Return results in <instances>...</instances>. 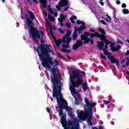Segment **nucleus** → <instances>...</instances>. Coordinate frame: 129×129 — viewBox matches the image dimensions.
<instances>
[{"label": "nucleus", "mask_w": 129, "mask_h": 129, "mask_svg": "<svg viewBox=\"0 0 129 129\" xmlns=\"http://www.w3.org/2000/svg\"><path fill=\"white\" fill-rule=\"evenodd\" d=\"M44 40H41V44L37 47V52L39 57V59L41 61V64L44 68H51V66H53L52 69V79L51 78V81H58V77L57 76V72L56 68H58L59 62L57 59H55L53 62L52 57L50 56L49 53L53 52V50L50 49L48 44H43Z\"/></svg>", "instance_id": "obj_1"}, {"label": "nucleus", "mask_w": 129, "mask_h": 129, "mask_svg": "<svg viewBox=\"0 0 129 129\" xmlns=\"http://www.w3.org/2000/svg\"><path fill=\"white\" fill-rule=\"evenodd\" d=\"M53 86L52 97H56L57 103L59 108L58 110V115L61 116V119L62 120L63 117H64L66 120V113L64 114L63 109H66L68 112H71L72 110L71 107H68L67 105V101L63 99L61 90L62 86H61V81H52Z\"/></svg>", "instance_id": "obj_2"}, {"label": "nucleus", "mask_w": 129, "mask_h": 129, "mask_svg": "<svg viewBox=\"0 0 129 129\" xmlns=\"http://www.w3.org/2000/svg\"><path fill=\"white\" fill-rule=\"evenodd\" d=\"M97 44H98V45H96V47L98 48L99 50L102 49L104 52V54L105 55V56H108V58L110 60L111 64L116 63L117 66H119V60L114 58L112 52H109L108 50H106L104 48V42L97 41Z\"/></svg>", "instance_id": "obj_3"}, {"label": "nucleus", "mask_w": 129, "mask_h": 129, "mask_svg": "<svg viewBox=\"0 0 129 129\" xmlns=\"http://www.w3.org/2000/svg\"><path fill=\"white\" fill-rule=\"evenodd\" d=\"M26 25L29 27L30 30V33L31 36H32V38L34 42H37V39H40L41 38V36L40 35V33H39V31L38 29L36 27H33L34 26V22L33 21L30 20L29 17L27 16L26 18Z\"/></svg>", "instance_id": "obj_4"}, {"label": "nucleus", "mask_w": 129, "mask_h": 129, "mask_svg": "<svg viewBox=\"0 0 129 129\" xmlns=\"http://www.w3.org/2000/svg\"><path fill=\"white\" fill-rule=\"evenodd\" d=\"M61 123L62 126L64 127L65 129H78V127H79V121L77 120H74L73 121L69 120L67 122L64 117H62Z\"/></svg>", "instance_id": "obj_5"}, {"label": "nucleus", "mask_w": 129, "mask_h": 129, "mask_svg": "<svg viewBox=\"0 0 129 129\" xmlns=\"http://www.w3.org/2000/svg\"><path fill=\"white\" fill-rule=\"evenodd\" d=\"M105 50H107L108 49V45H110V48L111 50H112V52H117L120 50V45H117L116 46V47H114V43L111 42L108 40L105 41Z\"/></svg>", "instance_id": "obj_6"}, {"label": "nucleus", "mask_w": 129, "mask_h": 129, "mask_svg": "<svg viewBox=\"0 0 129 129\" xmlns=\"http://www.w3.org/2000/svg\"><path fill=\"white\" fill-rule=\"evenodd\" d=\"M74 79H77L76 81H83L82 76L74 70L72 71V76H70V81H74Z\"/></svg>", "instance_id": "obj_7"}, {"label": "nucleus", "mask_w": 129, "mask_h": 129, "mask_svg": "<svg viewBox=\"0 0 129 129\" xmlns=\"http://www.w3.org/2000/svg\"><path fill=\"white\" fill-rule=\"evenodd\" d=\"M83 30H85L84 26H80L78 28L75 27V31L72 36L73 41H76V40H77V38H78L77 32H78V34L80 35V34H82V31H83Z\"/></svg>", "instance_id": "obj_8"}, {"label": "nucleus", "mask_w": 129, "mask_h": 129, "mask_svg": "<svg viewBox=\"0 0 129 129\" xmlns=\"http://www.w3.org/2000/svg\"><path fill=\"white\" fill-rule=\"evenodd\" d=\"M96 105V103H88V105L87 106V107L88 108H85V114H88V113L90 114H93V110H92V108L94 107Z\"/></svg>", "instance_id": "obj_9"}, {"label": "nucleus", "mask_w": 129, "mask_h": 129, "mask_svg": "<svg viewBox=\"0 0 129 129\" xmlns=\"http://www.w3.org/2000/svg\"><path fill=\"white\" fill-rule=\"evenodd\" d=\"M83 81H71L69 84L70 90H74L75 88L81 85Z\"/></svg>", "instance_id": "obj_10"}, {"label": "nucleus", "mask_w": 129, "mask_h": 129, "mask_svg": "<svg viewBox=\"0 0 129 129\" xmlns=\"http://www.w3.org/2000/svg\"><path fill=\"white\" fill-rule=\"evenodd\" d=\"M68 4H69L68 0H61V2L58 3V5L56 6V8L57 11H61L60 7H66V6H68Z\"/></svg>", "instance_id": "obj_11"}, {"label": "nucleus", "mask_w": 129, "mask_h": 129, "mask_svg": "<svg viewBox=\"0 0 129 129\" xmlns=\"http://www.w3.org/2000/svg\"><path fill=\"white\" fill-rule=\"evenodd\" d=\"M50 33L51 36L54 39V41L55 43V45H56V47H59L60 46V45H61V43H62V40H61V39H58L57 40V39H56V38H55V36H54V35L53 34V31L52 30V27H51V26H50Z\"/></svg>", "instance_id": "obj_12"}, {"label": "nucleus", "mask_w": 129, "mask_h": 129, "mask_svg": "<svg viewBox=\"0 0 129 129\" xmlns=\"http://www.w3.org/2000/svg\"><path fill=\"white\" fill-rule=\"evenodd\" d=\"M83 44V42L81 40H77V42L73 46V50L76 51L79 47H81V46H82Z\"/></svg>", "instance_id": "obj_13"}, {"label": "nucleus", "mask_w": 129, "mask_h": 129, "mask_svg": "<svg viewBox=\"0 0 129 129\" xmlns=\"http://www.w3.org/2000/svg\"><path fill=\"white\" fill-rule=\"evenodd\" d=\"M85 118L87 119V122L90 126L93 125L92 122H91V120L92 119V114H85Z\"/></svg>", "instance_id": "obj_14"}, {"label": "nucleus", "mask_w": 129, "mask_h": 129, "mask_svg": "<svg viewBox=\"0 0 129 129\" xmlns=\"http://www.w3.org/2000/svg\"><path fill=\"white\" fill-rule=\"evenodd\" d=\"M69 47L70 46L69 43H67L66 44H62V47L63 48H61V51L63 52V53H66L67 54L70 53L71 51L64 49V48H69Z\"/></svg>", "instance_id": "obj_15"}, {"label": "nucleus", "mask_w": 129, "mask_h": 129, "mask_svg": "<svg viewBox=\"0 0 129 129\" xmlns=\"http://www.w3.org/2000/svg\"><path fill=\"white\" fill-rule=\"evenodd\" d=\"M77 113L78 114V117L79 118V119L85 120V112L83 110L81 111L80 112H79V111H77ZM83 114H85V117L82 116V115Z\"/></svg>", "instance_id": "obj_16"}, {"label": "nucleus", "mask_w": 129, "mask_h": 129, "mask_svg": "<svg viewBox=\"0 0 129 129\" xmlns=\"http://www.w3.org/2000/svg\"><path fill=\"white\" fill-rule=\"evenodd\" d=\"M28 14L29 15V17L31 20H35L36 23H37L39 24V22H38V20L36 19V17H35V15H34V13L32 12V11H28Z\"/></svg>", "instance_id": "obj_17"}, {"label": "nucleus", "mask_w": 129, "mask_h": 129, "mask_svg": "<svg viewBox=\"0 0 129 129\" xmlns=\"http://www.w3.org/2000/svg\"><path fill=\"white\" fill-rule=\"evenodd\" d=\"M98 38L101 39V40L102 41L101 42H106V41H108V40H106V35H100V34L99 33Z\"/></svg>", "instance_id": "obj_18"}, {"label": "nucleus", "mask_w": 129, "mask_h": 129, "mask_svg": "<svg viewBox=\"0 0 129 129\" xmlns=\"http://www.w3.org/2000/svg\"><path fill=\"white\" fill-rule=\"evenodd\" d=\"M62 40L63 43L68 44H69V43H70V42L72 41V39L71 38V37L67 38L66 40V38H65V36L62 37Z\"/></svg>", "instance_id": "obj_19"}, {"label": "nucleus", "mask_w": 129, "mask_h": 129, "mask_svg": "<svg viewBox=\"0 0 129 129\" xmlns=\"http://www.w3.org/2000/svg\"><path fill=\"white\" fill-rule=\"evenodd\" d=\"M81 39L82 40V41H84L83 42L84 44H88L89 42H90V38L88 37H84L82 36H81Z\"/></svg>", "instance_id": "obj_20"}, {"label": "nucleus", "mask_w": 129, "mask_h": 129, "mask_svg": "<svg viewBox=\"0 0 129 129\" xmlns=\"http://www.w3.org/2000/svg\"><path fill=\"white\" fill-rule=\"evenodd\" d=\"M76 24H77V25H82V26H81V27H85V30L86 29V26H85V23L83 22L80 20H78L76 22Z\"/></svg>", "instance_id": "obj_21"}, {"label": "nucleus", "mask_w": 129, "mask_h": 129, "mask_svg": "<svg viewBox=\"0 0 129 129\" xmlns=\"http://www.w3.org/2000/svg\"><path fill=\"white\" fill-rule=\"evenodd\" d=\"M39 3L42 5L43 8H46L47 5V0H39Z\"/></svg>", "instance_id": "obj_22"}, {"label": "nucleus", "mask_w": 129, "mask_h": 129, "mask_svg": "<svg viewBox=\"0 0 129 129\" xmlns=\"http://www.w3.org/2000/svg\"><path fill=\"white\" fill-rule=\"evenodd\" d=\"M82 86L83 88L84 91H86L87 89H88V84H86V83H84L82 84Z\"/></svg>", "instance_id": "obj_23"}, {"label": "nucleus", "mask_w": 129, "mask_h": 129, "mask_svg": "<svg viewBox=\"0 0 129 129\" xmlns=\"http://www.w3.org/2000/svg\"><path fill=\"white\" fill-rule=\"evenodd\" d=\"M98 34H99V33L98 32H95V33H91L90 36L91 38H94L95 37H96V38H98Z\"/></svg>", "instance_id": "obj_24"}, {"label": "nucleus", "mask_w": 129, "mask_h": 129, "mask_svg": "<svg viewBox=\"0 0 129 129\" xmlns=\"http://www.w3.org/2000/svg\"><path fill=\"white\" fill-rule=\"evenodd\" d=\"M90 33L88 32H85L84 34L81 35V37H84L85 38H88V37H89L90 36Z\"/></svg>", "instance_id": "obj_25"}, {"label": "nucleus", "mask_w": 129, "mask_h": 129, "mask_svg": "<svg viewBox=\"0 0 129 129\" xmlns=\"http://www.w3.org/2000/svg\"><path fill=\"white\" fill-rule=\"evenodd\" d=\"M98 31L100 32V33H101V35H105L106 34L105 31H104V29L100 28V27L98 28Z\"/></svg>", "instance_id": "obj_26"}, {"label": "nucleus", "mask_w": 129, "mask_h": 129, "mask_svg": "<svg viewBox=\"0 0 129 129\" xmlns=\"http://www.w3.org/2000/svg\"><path fill=\"white\" fill-rule=\"evenodd\" d=\"M48 19H49V20H50V21H51V22H55V18H54V17L51 16L50 14H48Z\"/></svg>", "instance_id": "obj_27"}, {"label": "nucleus", "mask_w": 129, "mask_h": 129, "mask_svg": "<svg viewBox=\"0 0 129 129\" xmlns=\"http://www.w3.org/2000/svg\"><path fill=\"white\" fill-rule=\"evenodd\" d=\"M122 12V13L124 14V15H128L129 14L128 10L126 9H123Z\"/></svg>", "instance_id": "obj_28"}, {"label": "nucleus", "mask_w": 129, "mask_h": 129, "mask_svg": "<svg viewBox=\"0 0 129 129\" xmlns=\"http://www.w3.org/2000/svg\"><path fill=\"white\" fill-rule=\"evenodd\" d=\"M60 19L65 20H66V18H67V15H64L63 14H60Z\"/></svg>", "instance_id": "obj_29"}, {"label": "nucleus", "mask_w": 129, "mask_h": 129, "mask_svg": "<svg viewBox=\"0 0 129 129\" xmlns=\"http://www.w3.org/2000/svg\"><path fill=\"white\" fill-rule=\"evenodd\" d=\"M107 18H105V20L106 21V22H110V21L111 20V18H110V17H109L108 15H106Z\"/></svg>", "instance_id": "obj_30"}, {"label": "nucleus", "mask_w": 129, "mask_h": 129, "mask_svg": "<svg viewBox=\"0 0 129 129\" xmlns=\"http://www.w3.org/2000/svg\"><path fill=\"white\" fill-rule=\"evenodd\" d=\"M69 115L70 116H71V117L72 118H74V117H75V115H74V114H73L72 112H69Z\"/></svg>", "instance_id": "obj_31"}, {"label": "nucleus", "mask_w": 129, "mask_h": 129, "mask_svg": "<svg viewBox=\"0 0 129 129\" xmlns=\"http://www.w3.org/2000/svg\"><path fill=\"white\" fill-rule=\"evenodd\" d=\"M85 101L86 104V106L88 105V103H90V102H89V100L86 98H85Z\"/></svg>", "instance_id": "obj_32"}, {"label": "nucleus", "mask_w": 129, "mask_h": 129, "mask_svg": "<svg viewBox=\"0 0 129 129\" xmlns=\"http://www.w3.org/2000/svg\"><path fill=\"white\" fill-rule=\"evenodd\" d=\"M100 58L103 59V60H106V57L102 53L100 54Z\"/></svg>", "instance_id": "obj_33"}, {"label": "nucleus", "mask_w": 129, "mask_h": 129, "mask_svg": "<svg viewBox=\"0 0 129 129\" xmlns=\"http://www.w3.org/2000/svg\"><path fill=\"white\" fill-rule=\"evenodd\" d=\"M48 12H49L51 14H54V12H53V10L50 8H48Z\"/></svg>", "instance_id": "obj_34"}, {"label": "nucleus", "mask_w": 129, "mask_h": 129, "mask_svg": "<svg viewBox=\"0 0 129 129\" xmlns=\"http://www.w3.org/2000/svg\"><path fill=\"white\" fill-rule=\"evenodd\" d=\"M71 19H72V20H77V17L75 15H73L71 17Z\"/></svg>", "instance_id": "obj_35"}, {"label": "nucleus", "mask_w": 129, "mask_h": 129, "mask_svg": "<svg viewBox=\"0 0 129 129\" xmlns=\"http://www.w3.org/2000/svg\"><path fill=\"white\" fill-rule=\"evenodd\" d=\"M66 26H67V28H71V25L70 24V23L69 22H68L66 23Z\"/></svg>", "instance_id": "obj_36"}, {"label": "nucleus", "mask_w": 129, "mask_h": 129, "mask_svg": "<svg viewBox=\"0 0 129 129\" xmlns=\"http://www.w3.org/2000/svg\"><path fill=\"white\" fill-rule=\"evenodd\" d=\"M45 23L46 24H47L48 26H49V32H50V27H51V28H52V26H51V25H50V23H49V21H48V20H46Z\"/></svg>", "instance_id": "obj_37"}, {"label": "nucleus", "mask_w": 129, "mask_h": 129, "mask_svg": "<svg viewBox=\"0 0 129 129\" xmlns=\"http://www.w3.org/2000/svg\"><path fill=\"white\" fill-rule=\"evenodd\" d=\"M117 42L118 44H123V42H122V41H121L120 39H118L117 41Z\"/></svg>", "instance_id": "obj_38"}, {"label": "nucleus", "mask_w": 129, "mask_h": 129, "mask_svg": "<svg viewBox=\"0 0 129 129\" xmlns=\"http://www.w3.org/2000/svg\"><path fill=\"white\" fill-rule=\"evenodd\" d=\"M100 22L101 24H103V25H107L106 23H105L104 20H100Z\"/></svg>", "instance_id": "obj_39"}, {"label": "nucleus", "mask_w": 129, "mask_h": 129, "mask_svg": "<svg viewBox=\"0 0 129 129\" xmlns=\"http://www.w3.org/2000/svg\"><path fill=\"white\" fill-rule=\"evenodd\" d=\"M46 111H47L48 113H51V109H49L48 107H46Z\"/></svg>", "instance_id": "obj_40"}, {"label": "nucleus", "mask_w": 129, "mask_h": 129, "mask_svg": "<svg viewBox=\"0 0 129 129\" xmlns=\"http://www.w3.org/2000/svg\"><path fill=\"white\" fill-rule=\"evenodd\" d=\"M121 7L123 8H126V4L123 3L121 5Z\"/></svg>", "instance_id": "obj_41"}, {"label": "nucleus", "mask_w": 129, "mask_h": 129, "mask_svg": "<svg viewBox=\"0 0 129 129\" xmlns=\"http://www.w3.org/2000/svg\"><path fill=\"white\" fill-rule=\"evenodd\" d=\"M81 74H82L83 76H85L86 75V74L85 73V72H84V71H81Z\"/></svg>", "instance_id": "obj_42"}, {"label": "nucleus", "mask_w": 129, "mask_h": 129, "mask_svg": "<svg viewBox=\"0 0 129 129\" xmlns=\"http://www.w3.org/2000/svg\"><path fill=\"white\" fill-rule=\"evenodd\" d=\"M75 104H76V105H78V104H79V101H78V100L76 99V100H75Z\"/></svg>", "instance_id": "obj_43"}, {"label": "nucleus", "mask_w": 129, "mask_h": 129, "mask_svg": "<svg viewBox=\"0 0 129 129\" xmlns=\"http://www.w3.org/2000/svg\"><path fill=\"white\" fill-rule=\"evenodd\" d=\"M89 32H92V33H96V32H95V30L91 29L89 30Z\"/></svg>", "instance_id": "obj_44"}, {"label": "nucleus", "mask_w": 129, "mask_h": 129, "mask_svg": "<svg viewBox=\"0 0 129 129\" xmlns=\"http://www.w3.org/2000/svg\"><path fill=\"white\" fill-rule=\"evenodd\" d=\"M128 65H129V58H128L127 61L126 62L125 66L126 67H127V66H128Z\"/></svg>", "instance_id": "obj_45"}, {"label": "nucleus", "mask_w": 129, "mask_h": 129, "mask_svg": "<svg viewBox=\"0 0 129 129\" xmlns=\"http://www.w3.org/2000/svg\"><path fill=\"white\" fill-rule=\"evenodd\" d=\"M58 31L60 32V33L61 34H64V31H63V30L61 29H59L58 30Z\"/></svg>", "instance_id": "obj_46"}, {"label": "nucleus", "mask_w": 129, "mask_h": 129, "mask_svg": "<svg viewBox=\"0 0 129 129\" xmlns=\"http://www.w3.org/2000/svg\"><path fill=\"white\" fill-rule=\"evenodd\" d=\"M67 34H69V35H71V31H70V30H69V29H68V30H67Z\"/></svg>", "instance_id": "obj_47"}, {"label": "nucleus", "mask_w": 129, "mask_h": 129, "mask_svg": "<svg viewBox=\"0 0 129 129\" xmlns=\"http://www.w3.org/2000/svg\"><path fill=\"white\" fill-rule=\"evenodd\" d=\"M70 7L69 6L66 7L64 9V12H66L68 10V9H70Z\"/></svg>", "instance_id": "obj_48"}, {"label": "nucleus", "mask_w": 129, "mask_h": 129, "mask_svg": "<svg viewBox=\"0 0 129 129\" xmlns=\"http://www.w3.org/2000/svg\"><path fill=\"white\" fill-rule=\"evenodd\" d=\"M70 20L71 22L72 23V24H75V21L74 20V19L70 18Z\"/></svg>", "instance_id": "obj_49"}, {"label": "nucleus", "mask_w": 129, "mask_h": 129, "mask_svg": "<svg viewBox=\"0 0 129 129\" xmlns=\"http://www.w3.org/2000/svg\"><path fill=\"white\" fill-rule=\"evenodd\" d=\"M66 37L65 38H70V34H68L67 33L65 35Z\"/></svg>", "instance_id": "obj_50"}, {"label": "nucleus", "mask_w": 129, "mask_h": 129, "mask_svg": "<svg viewBox=\"0 0 129 129\" xmlns=\"http://www.w3.org/2000/svg\"><path fill=\"white\" fill-rule=\"evenodd\" d=\"M116 5H120V1H119V0H117L116 1Z\"/></svg>", "instance_id": "obj_51"}, {"label": "nucleus", "mask_w": 129, "mask_h": 129, "mask_svg": "<svg viewBox=\"0 0 129 129\" xmlns=\"http://www.w3.org/2000/svg\"><path fill=\"white\" fill-rule=\"evenodd\" d=\"M58 22H60V23H63V20L61 18H58Z\"/></svg>", "instance_id": "obj_52"}, {"label": "nucleus", "mask_w": 129, "mask_h": 129, "mask_svg": "<svg viewBox=\"0 0 129 129\" xmlns=\"http://www.w3.org/2000/svg\"><path fill=\"white\" fill-rule=\"evenodd\" d=\"M90 42L91 45H92L94 43V41L93 40V39H90Z\"/></svg>", "instance_id": "obj_53"}, {"label": "nucleus", "mask_w": 129, "mask_h": 129, "mask_svg": "<svg viewBox=\"0 0 129 129\" xmlns=\"http://www.w3.org/2000/svg\"><path fill=\"white\" fill-rule=\"evenodd\" d=\"M113 14L114 15H115V14H116V10H115L114 8H113Z\"/></svg>", "instance_id": "obj_54"}, {"label": "nucleus", "mask_w": 129, "mask_h": 129, "mask_svg": "<svg viewBox=\"0 0 129 129\" xmlns=\"http://www.w3.org/2000/svg\"><path fill=\"white\" fill-rule=\"evenodd\" d=\"M108 98L109 100H111V99H112V97H111V96H108Z\"/></svg>", "instance_id": "obj_55"}, {"label": "nucleus", "mask_w": 129, "mask_h": 129, "mask_svg": "<svg viewBox=\"0 0 129 129\" xmlns=\"http://www.w3.org/2000/svg\"><path fill=\"white\" fill-rule=\"evenodd\" d=\"M40 34L41 36H44L45 35V34H44V32H43L42 31H40Z\"/></svg>", "instance_id": "obj_56"}, {"label": "nucleus", "mask_w": 129, "mask_h": 129, "mask_svg": "<svg viewBox=\"0 0 129 129\" xmlns=\"http://www.w3.org/2000/svg\"><path fill=\"white\" fill-rule=\"evenodd\" d=\"M54 17H57V16H58V13L55 12L54 13Z\"/></svg>", "instance_id": "obj_57"}, {"label": "nucleus", "mask_w": 129, "mask_h": 129, "mask_svg": "<svg viewBox=\"0 0 129 129\" xmlns=\"http://www.w3.org/2000/svg\"><path fill=\"white\" fill-rule=\"evenodd\" d=\"M34 3H35V4H38V2L37 0H32Z\"/></svg>", "instance_id": "obj_58"}, {"label": "nucleus", "mask_w": 129, "mask_h": 129, "mask_svg": "<svg viewBox=\"0 0 129 129\" xmlns=\"http://www.w3.org/2000/svg\"><path fill=\"white\" fill-rule=\"evenodd\" d=\"M110 103V101H106V104L107 105L108 104Z\"/></svg>", "instance_id": "obj_59"}, {"label": "nucleus", "mask_w": 129, "mask_h": 129, "mask_svg": "<svg viewBox=\"0 0 129 129\" xmlns=\"http://www.w3.org/2000/svg\"><path fill=\"white\" fill-rule=\"evenodd\" d=\"M44 15H45V17H47V15H48V14L47 13V12L44 11Z\"/></svg>", "instance_id": "obj_60"}, {"label": "nucleus", "mask_w": 129, "mask_h": 129, "mask_svg": "<svg viewBox=\"0 0 129 129\" xmlns=\"http://www.w3.org/2000/svg\"><path fill=\"white\" fill-rule=\"evenodd\" d=\"M100 4H101V6H104V3H103L102 2H100Z\"/></svg>", "instance_id": "obj_61"}, {"label": "nucleus", "mask_w": 129, "mask_h": 129, "mask_svg": "<svg viewBox=\"0 0 129 129\" xmlns=\"http://www.w3.org/2000/svg\"><path fill=\"white\" fill-rule=\"evenodd\" d=\"M60 24L61 27H63V26H64V24H63V22H60Z\"/></svg>", "instance_id": "obj_62"}, {"label": "nucleus", "mask_w": 129, "mask_h": 129, "mask_svg": "<svg viewBox=\"0 0 129 129\" xmlns=\"http://www.w3.org/2000/svg\"><path fill=\"white\" fill-rule=\"evenodd\" d=\"M125 62V59H122L121 61V63H124Z\"/></svg>", "instance_id": "obj_63"}, {"label": "nucleus", "mask_w": 129, "mask_h": 129, "mask_svg": "<svg viewBox=\"0 0 129 129\" xmlns=\"http://www.w3.org/2000/svg\"><path fill=\"white\" fill-rule=\"evenodd\" d=\"M126 55H129V50L126 52Z\"/></svg>", "instance_id": "obj_64"}]
</instances>
